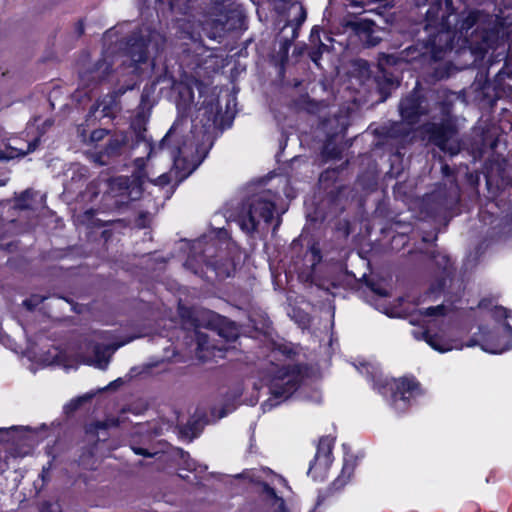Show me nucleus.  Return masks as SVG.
Masks as SVG:
<instances>
[{
    "label": "nucleus",
    "instance_id": "nucleus-26",
    "mask_svg": "<svg viewBox=\"0 0 512 512\" xmlns=\"http://www.w3.org/2000/svg\"><path fill=\"white\" fill-rule=\"evenodd\" d=\"M130 81H131V83L127 86V88H126V89H124V90L120 89V90H119V92H120V93H124L126 90H128V89H132V88H133V86L135 85L134 77H133V78H131V80H130Z\"/></svg>",
    "mask_w": 512,
    "mask_h": 512
},
{
    "label": "nucleus",
    "instance_id": "nucleus-21",
    "mask_svg": "<svg viewBox=\"0 0 512 512\" xmlns=\"http://www.w3.org/2000/svg\"><path fill=\"white\" fill-rule=\"evenodd\" d=\"M121 146V143L117 140H115L114 142L110 143L108 149L111 151V152H115L117 151Z\"/></svg>",
    "mask_w": 512,
    "mask_h": 512
},
{
    "label": "nucleus",
    "instance_id": "nucleus-10",
    "mask_svg": "<svg viewBox=\"0 0 512 512\" xmlns=\"http://www.w3.org/2000/svg\"><path fill=\"white\" fill-rule=\"evenodd\" d=\"M334 440L331 437H323L319 441L315 460L309 468L312 470L326 472L332 463V448Z\"/></svg>",
    "mask_w": 512,
    "mask_h": 512
},
{
    "label": "nucleus",
    "instance_id": "nucleus-27",
    "mask_svg": "<svg viewBox=\"0 0 512 512\" xmlns=\"http://www.w3.org/2000/svg\"><path fill=\"white\" fill-rule=\"evenodd\" d=\"M94 161L99 165H106V162L101 160V156H94Z\"/></svg>",
    "mask_w": 512,
    "mask_h": 512
},
{
    "label": "nucleus",
    "instance_id": "nucleus-29",
    "mask_svg": "<svg viewBox=\"0 0 512 512\" xmlns=\"http://www.w3.org/2000/svg\"><path fill=\"white\" fill-rule=\"evenodd\" d=\"M215 270H216L217 275H219V276H224V275L228 276L229 275L228 273L226 274V273H224V272H222L220 270H217V268H215Z\"/></svg>",
    "mask_w": 512,
    "mask_h": 512
},
{
    "label": "nucleus",
    "instance_id": "nucleus-17",
    "mask_svg": "<svg viewBox=\"0 0 512 512\" xmlns=\"http://www.w3.org/2000/svg\"><path fill=\"white\" fill-rule=\"evenodd\" d=\"M443 310H444V307L442 305H437L435 307L425 308L422 313L426 316H435V315H442Z\"/></svg>",
    "mask_w": 512,
    "mask_h": 512
},
{
    "label": "nucleus",
    "instance_id": "nucleus-7",
    "mask_svg": "<svg viewBox=\"0 0 512 512\" xmlns=\"http://www.w3.org/2000/svg\"><path fill=\"white\" fill-rule=\"evenodd\" d=\"M86 347L92 349L93 355H78L80 362L105 370L108 367L111 355L119 346L112 347L90 342L86 344Z\"/></svg>",
    "mask_w": 512,
    "mask_h": 512
},
{
    "label": "nucleus",
    "instance_id": "nucleus-14",
    "mask_svg": "<svg viewBox=\"0 0 512 512\" xmlns=\"http://www.w3.org/2000/svg\"><path fill=\"white\" fill-rule=\"evenodd\" d=\"M264 492L273 500L272 506L274 508V512H288L285 507L284 500L276 495L273 488L265 484Z\"/></svg>",
    "mask_w": 512,
    "mask_h": 512
},
{
    "label": "nucleus",
    "instance_id": "nucleus-3",
    "mask_svg": "<svg viewBox=\"0 0 512 512\" xmlns=\"http://www.w3.org/2000/svg\"><path fill=\"white\" fill-rule=\"evenodd\" d=\"M169 133L157 145H153L149 141H144L148 149L147 159L142 157L136 158L133 162L134 172L133 180L127 176H119L109 181V194L115 198H120L119 203H126L130 200L138 199L142 194V184L146 179H149L150 174L145 170L147 162L150 161L159 152L165 149V143L169 137Z\"/></svg>",
    "mask_w": 512,
    "mask_h": 512
},
{
    "label": "nucleus",
    "instance_id": "nucleus-12",
    "mask_svg": "<svg viewBox=\"0 0 512 512\" xmlns=\"http://www.w3.org/2000/svg\"><path fill=\"white\" fill-rule=\"evenodd\" d=\"M399 108L402 118L409 123H414L417 116L424 113V111L421 110L418 98L415 96L403 99Z\"/></svg>",
    "mask_w": 512,
    "mask_h": 512
},
{
    "label": "nucleus",
    "instance_id": "nucleus-24",
    "mask_svg": "<svg viewBox=\"0 0 512 512\" xmlns=\"http://www.w3.org/2000/svg\"><path fill=\"white\" fill-rule=\"evenodd\" d=\"M170 157L174 158V165L176 168H179L182 162V159L180 157H174L173 153H170Z\"/></svg>",
    "mask_w": 512,
    "mask_h": 512
},
{
    "label": "nucleus",
    "instance_id": "nucleus-2",
    "mask_svg": "<svg viewBox=\"0 0 512 512\" xmlns=\"http://www.w3.org/2000/svg\"><path fill=\"white\" fill-rule=\"evenodd\" d=\"M450 334L451 336L446 337L425 332L423 337L431 348L440 353L460 350L464 346L473 347L476 345L480 346L483 351L492 354L503 353L512 348V328L508 324H500L494 331H490L486 327H480L476 336L466 344H463L458 338L452 337V331Z\"/></svg>",
    "mask_w": 512,
    "mask_h": 512
},
{
    "label": "nucleus",
    "instance_id": "nucleus-25",
    "mask_svg": "<svg viewBox=\"0 0 512 512\" xmlns=\"http://www.w3.org/2000/svg\"><path fill=\"white\" fill-rule=\"evenodd\" d=\"M230 410H225V409H222V411L220 412L219 415L215 416V410L212 411V414L214 416L215 419H220L222 417H224Z\"/></svg>",
    "mask_w": 512,
    "mask_h": 512
},
{
    "label": "nucleus",
    "instance_id": "nucleus-22",
    "mask_svg": "<svg viewBox=\"0 0 512 512\" xmlns=\"http://www.w3.org/2000/svg\"><path fill=\"white\" fill-rule=\"evenodd\" d=\"M134 452L138 455H143V456H151L152 454L149 453L147 450L143 449V448H134Z\"/></svg>",
    "mask_w": 512,
    "mask_h": 512
},
{
    "label": "nucleus",
    "instance_id": "nucleus-18",
    "mask_svg": "<svg viewBox=\"0 0 512 512\" xmlns=\"http://www.w3.org/2000/svg\"><path fill=\"white\" fill-rule=\"evenodd\" d=\"M92 396V394H86L84 396H81L75 400H72L69 406H71L72 409H77L83 402L90 400Z\"/></svg>",
    "mask_w": 512,
    "mask_h": 512
},
{
    "label": "nucleus",
    "instance_id": "nucleus-23",
    "mask_svg": "<svg viewBox=\"0 0 512 512\" xmlns=\"http://www.w3.org/2000/svg\"><path fill=\"white\" fill-rule=\"evenodd\" d=\"M104 133H105V131H104V130H97V131H94V132L92 133V136H91V137H92V139H93V140H95V139H97V140H98V139L102 138V136H103V134H104Z\"/></svg>",
    "mask_w": 512,
    "mask_h": 512
},
{
    "label": "nucleus",
    "instance_id": "nucleus-11",
    "mask_svg": "<svg viewBox=\"0 0 512 512\" xmlns=\"http://www.w3.org/2000/svg\"><path fill=\"white\" fill-rule=\"evenodd\" d=\"M354 30L359 40L366 46H375L380 42V37L376 35V26L367 20H360L353 23Z\"/></svg>",
    "mask_w": 512,
    "mask_h": 512
},
{
    "label": "nucleus",
    "instance_id": "nucleus-4",
    "mask_svg": "<svg viewBox=\"0 0 512 512\" xmlns=\"http://www.w3.org/2000/svg\"><path fill=\"white\" fill-rule=\"evenodd\" d=\"M163 43L164 38L160 33L148 29L131 36L125 49V54L131 62L129 64V68H132L131 73L136 74L138 70L136 65L145 62L152 54H157Z\"/></svg>",
    "mask_w": 512,
    "mask_h": 512
},
{
    "label": "nucleus",
    "instance_id": "nucleus-20",
    "mask_svg": "<svg viewBox=\"0 0 512 512\" xmlns=\"http://www.w3.org/2000/svg\"><path fill=\"white\" fill-rule=\"evenodd\" d=\"M171 178L168 174L162 173L156 180L155 184L157 185H166L170 182Z\"/></svg>",
    "mask_w": 512,
    "mask_h": 512
},
{
    "label": "nucleus",
    "instance_id": "nucleus-1",
    "mask_svg": "<svg viewBox=\"0 0 512 512\" xmlns=\"http://www.w3.org/2000/svg\"><path fill=\"white\" fill-rule=\"evenodd\" d=\"M417 6L430 3L426 12L425 30L428 33L427 48L432 58L440 60L443 53L454 47L468 48L476 59L484 57L489 49H495L508 38L502 24L489 31L478 28L468 36V31L477 23L479 14L474 11L455 12L452 0H415Z\"/></svg>",
    "mask_w": 512,
    "mask_h": 512
},
{
    "label": "nucleus",
    "instance_id": "nucleus-19",
    "mask_svg": "<svg viewBox=\"0 0 512 512\" xmlns=\"http://www.w3.org/2000/svg\"><path fill=\"white\" fill-rule=\"evenodd\" d=\"M493 317H495L496 319L507 318L508 317L507 310L503 307H496L493 312Z\"/></svg>",
    "mask_w": 512,
    "mask_h": 512
},
{
    "label": "nucleus",
    "instance_id": "nucleus-9",
    "mask_svg": "<svg viewBox=\"0 0 512 512\" xmlns=\"http://www.w3.org/2000/svg\"><path fill=\"white\" fill-rule=\"evenodd\" d=\"M434 143L444 152L455 155L460 151L457 132L452 126H441L433 133Z\"/></svg>",
    "mask_w": 512,
    "mask_h": 512
},
{
    "label": "nucleus",
    "instance_id": "nucleus-6",
    "mask_svg": "<svg viewBox=\"0 0 512 512\" xmlns=\"http://www.w3.org/2000/svg\"><path fill=\"white\" fill-rule=\"evenodd\" d=\"M300 382V373L296 369L282 367L274 372L273 378L270 383V391L272 397L265 402L262 407L263 410L271 409L273 406L280 403L278 399H287L294 391L297 390Z\"/></svg>",
    "mask_w": 512,
    "mask_h": 512
},
{
    "label": "nucleus",
    "instance_id": "nucleus-5",
    "mask_svg": "<svg viewBox=\"0 0 512 512\" xmlns=\"http://www.w3.org/2000/svg\"><path fill=\"white\" fill-rule=\"evenodd\" d=\"M274 209V204L266 196H253L243 205L237 216V222L243 231L252 233L262 224L270 222Z\"/></svg>",
    "mask_w": 512,
    "mask_h": 512
},
{
    "label": "nucleus",
    "instance_id": "nucleus-30",
    "mask_svg": "<svg viewBox=\"0 0 512 512\" xmlns=\"http://www.w3.org/2000/svg\"><path fill=\"white\" fill-rule=\"evenodd\" d=\"M300 10H301V19L304 20L306 17V12L303 10L302 7H300Z\"/></svg>",
    "mask_w": 512,
    "mask_h": 512
},
{
    "label": "nucleus",
    "instance_id": "nucleus-32",
    "mask_svg": "<svg viewBox=\"0 0 512 512\" xmlns=\"http://www.w3.org/2000/svg\"><path fill=\"white\" fill-rule=\"evenodd\" d=\"M45 124H47L48 126L51 125V122L50 121H46Z\"/></svg>",
    "mask_w": 512,
    "mask_h": 512
},
{
    "label": "nucleus",
    "instance_id": "nucleus-31",
    "mask_svg": "<svg viewBox=\"0 0 512 512\" xmlns=\"http://www.w3.org/2000/svg\"><path fill=\"white\" fill-rule=\"evenodd\" d=\"M190 172H191V170L187 171V173H185V174L183 175V177H186L188 174H190Z\"/></svg>",
    "mask_w": 512,
    "mask_h": 512
},
{
    "label": "nucleus",
    "instance_id": "nucleus-15",
    "mask_svg": "<svg viewBox=\"0 0 512 512\" xmlns=\"http://www.w3.org/2000/svg\"><path fill=\"white\" fill-rule=\"evenodd\" d=\"M161 3H167L172 11L179 13H186L189 8V2L191 0H158Z\"/></svg>",
    "mask_w": 512,
    "mask_h": 512
},
{
    "label": "nucleus",
    "instance_id": "nucleus-16",
    "mask_svg": "<svg viewBox=\"0 0 512 512\" xmlns=\"http://www.w3.org/2000/svg\"><path fill=\"white\" fill-rule=\"evenodd\" d=\"M45 297L40 295H32L30 298L24 300L23 304L29 309L32 310L40 303L44 301Z\"/></svg>",
    "mask_w": 512,
    "mask_h": 512
},
{
    "label": "nucleus",
    "instance_id": "nucleus-13",
    "mask_svg": "<svg viewBox=\"0 0 512 512\" xmlns=\"http://www.w3.org/2000/svg\"><path fill=\"white\" fill-rule=\"evenodd\" d=\"M39 143V138H35L34 140L28 142L25 147L24 145L18 143L17 139L13 140V143L9 145V149H11V152L9 155H0V159H11L16 156H25L28 153H31L35 151Z\"/></svg>",
    "mask_w": 512,
    "mask_h": 512
},
{
    "label": "nucleus",
    "instance_id": "nucleus-28",
    "mask_svg": "<svg viewBox=\"0 0 512 512\" xmlns=\"http://www.w3.org/2000/svg\"><path fill=\"white\" fill-rule=\"evenodd\" d=\"M200 429H201V427H200V428H195V429L191 427V428H190V430H191V435H192L193 437H195V436L199 433Z\"/></svg>",
    "mask_w": 512,
    "mask_h": 512
},
{
    "label": "nucleus",
    "instance_id": "nucleus-8",
    "mask_svg": "<svg viewBox=\"0 0 512 512\" xmlns=\"http://www.w3.org/2000/svg\"><path fill=\"white\" fill-rule=\"evenodd\" d=\"M418 383L408 378L394 380L392 389L394 406L398 410H404L408 400L418 391Z\"/></svg>",
    "mask_w": 512,
    "mask_h": 512
}]
</instances>
